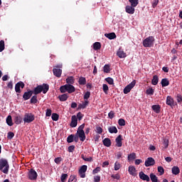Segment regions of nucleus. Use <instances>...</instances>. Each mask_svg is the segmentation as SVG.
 Segmentation results:
<instances>
[{
	"label": "nucleus",
	"instance_id": "obj_1",
	"mask_svg": "<svg viewBox=\"0 0 182 182\" xmlns=\"http://www.w3.org/2000/svg\"><path fill=\"white\" fill-rule=\"evenodd\" d=\"M49 90V85L43 83L42 85H38L36 87L34 88L33 93L34 95H39L41 92L44 95H46Z\"/></svg>",
	"mask_w": 182,
	"mask_h": 182
},
{
	"label": "nucleus",
	"instance_id": "obj_2",
	"mask_svg": "<svg viewBox=\"0 0 182 182\" xmlns=\"http://www.w3.org/2000/svg\"><path fill=\"white\" fill-rule=\"evenodd\" d=\"M0 171H2L4 174L9 173V163L7 159H0Z\"/></svg>",
	"mask_w": 182,
	"mask_h": 182
},
{
	"label": "nucleus",
	"instance_id": "obj_3",
	"mask_svg": "<svg viewBox=\"0 0 182 182\" xmlns=\"http://www.w3.org/2000/svg\"><path fill=\"white\" fill-rule=\"evenodd\" d=\"M60 92L61 93H66V92L70 94L74 93V92H76V88L70 84H65L60 87Z\"/></svg>",
	"mask_w": 182,
	"mask_h": 182
},
{
	"label": "nucleus",
	"instance_id": "obj_4",
	"mask_svg": "<svg viewBox=\"0 0 182 182\" xmlns=\"http://www.w3.org/2000/svg\"><path fill=\"white\" fill-rule=\"evenodd\" d=\"M154 41L155 39L153 36H149L143 41V46L144 48H151L154 45Z\"/></svg>",
	"mask_w": 182,
	"mask_h": 182
},
{
	"label": "nucleus",
	"instance_id": "obj_5",
	"mask_svg": "<svg viewBox=\"0 0 182 182\" xmlns=\"http://www.w3.org/2000/svg\"><path fill=\"white\" fill-rule=\"evenodd\" d=\"M35 120V114L32 113H26L23 117L24 123H32Z\"/></svg>",
	"mask_w": 182,
	"mask_h": 182
},
{
	"label": "nucleus",
	"instance_id": "obj_6",
	"mask_svg": "<svg viewBox=\"0 0 182 182\" xmlns=\"http://www.w3.org/2000/svg\"><path fill=\"white\" fill-rule=\"evenodd\" d=\"M136 86V80H134L131 83L127 85L124 89V95H127V93H130L132 89H133Z\"/></svg>",
	"mask_w": 182,
	"mask_h": 182
},
{
	"label": "nucleus",
	"instance_id": "obj_7",
	"mask_svg": "<svg viewBox=\"0 0 182 182\" xmlns=\"http://www.w3.org/2000/svg\"><path fill=\"white\" fill-rule=\"evenodd\" d=\"M87 171V166L82 165L79 170V176L81 178H85L86 177V171Z\"/></svg>",
	"mask_w": 182,
	"mask_h": 182
},
{
	"label": "nucleus",
	"instance_id": "obj_8",
	"mask_svg": "<svg viewBox=\"0 0 182 182\" xmlns=\"http://www.w3.org/2000/svg\"><path fill=\"white\" fill-rule=\"evenodd\" d=\"M28 178L29 180H36L38 178V173L33 168H31L28 171Z\"/></svg>",
	"mask_w": 182,
	"mask_h": 182
},
{
	"label": "nucleus",
	"instance_id": "obj_9",
	"mask_svg": "<svg viewBox=\"0 0 182 182\" xmlns=\"http://www.w3.org/2000/svg\"><path fill=\"white\" fill-rule=\"evenodd\" d=\"M21 89L25 87V83H23L22 81L17 82L15 85V91L16 93H21Z\"/></svg>",
	"mask_w": 182,
	"mask_h": 182
},
{
	"label": "nucleus",
	"instance_id": "obj_10",
	"mask_svg": "<svg viewBox=\"0 0 182 182\" xmlns=\"http://www.w3.org/2000/svg\"><path fill=\"white\" fill-rule=\"evenodd\" d=\"M115 146L117 147H122L123 146V136L119 134L116 139H115Z\"/></svg>",
	"mask_w": 182,
	"mask_h": 182
},
{
	"label": "nucleus",
	"instance_id": "obj_11",
	"mask_svg": "<svg viewBox=\"0 0 182 182\" xmlns=\"http://www.w3.org/2000/svg\"><path fill=\"white\" fill-rule=\"evenodd\" d=\"M135 8L136 7H134V6L127 5V6H125V12H127V14H129V15H133V14H134V12L136 11Z\"/></svg>",
	"mask_w": 182,
	"mask_h": 182
},
{
	"label": "nucleus",
	"instance_id": "obj_12",
	"mask_svg": "<svg viewBox=\"0 0 182 182\" xmlns=\"http://www.w3.org/2000/svg\"><path fill=\"white\" fill-rule=\"evenodd\" d=\"M154 164H156V161L154 160V159H153L151 157H149L145 161V166L146 167H150L151 166H154Z\"/></svg>",
	"mask_w": 182,
	"mask_h": 182
},
{
	"label": "nucleus",
	"instance_id": "obj_13",
	"mask_svg": "<svg viewBox=\"0 0 182 182\" xmlns=\"http://www.w3.org/2000/svg\"><path fill=\"white\" fill-rule=\"evenodd\" d=\"M32 95H33V90H28V92H25L24 94L23 95V100H29L31 97H32Z\"/></svg>",
	"mask_w": 182,
	"mask_h": 182
},
{
	"label": "nucleus",
	"instance_id": "obj_14",
	"mask_svg": "<svg viewBox=\"0 0 182 182\" xmlns=\"http://www.w3.org/2000/svg\"><path fill=\"white\" fill-rule=\"evenodd\" d=\"M139 178L144 181H150V177L143 171L139 172Z\"/></svg>",
	"mask_w": 182,
	"mask_h": 182
},
{
	"label": "nucleus",
	"instance_id": "obj_15",
	"mask_svg": "<svg viewBox=\"0 0 182 182\" xmlns=\"http://www.w3.org/2000/svg\"><path fill=\"white\" fill-rule=\"evenodd\" d=\"M70 127H76L77 126V117L76 115H73L71 117V123L70 124Z\"/></svg>",
	"mask_w": 182,
	"mask_h": 182
},
{
	"label": "nucleus",
	"instance_id": "obj_16",
	"mask_svg": "<svg viewBox=\"0 0 182 182\" xmlns=\"http://www.w3.org/2000/svg\"><path fill=\"white\" fill-rule=\"evenodd\" d=\"M53 73L54 76H56V77H60L62 76V69L53 68Z\"/></svg>",
	"mask_w": 182,
	"mask_h": 182
},
{
	"label": "nucleus",
	"instance_id": "obj_17",
	"mask_svg": "<svg viewBox=\"0 0 182 182\" xmlns=\"http://www.w3.org/2000/svg\"><path fill=\"white\" fill-rule=\"evenodd\" d=\"M151 109L155 113L159 114L161 112V107L159 105H154L151 106Z\"/></svg>",
	"mask_w": 182,
	"mask_h": 182
},
{
	"label": "nucleus",
	"instance_id": "obj_18",
	"mask_svg": "<svg viewBox=\"0 0 182 182\" xmlns=\"http://www.w3.org/2000/svg\"><path fill=\"white\" fill-rule=\"evenodd\" d=\"M166 105L168 106H174V100L171 96L166 97Z\"/></svg>",
	"mask_w": 182,
	"mask_h": 182
},
{
	"label": "nucleus",
	"instance_id": "obj_19",
	"mask_svg": "<svg viewBox=\"0 0 182 182\" xmlns=\"http://www.w3.org/2000/svg\"><path fill=\"white\" fill-rule=\"evenodd\" d=\"M102 142L104 146H105L106 147H110V146H112V141L109 138H105V139H103Z\"/></svg>",
	"mask_w": 182,
	"mask_h": 182
},
{
	"label": "nucleus",
	"instance_id": "obj_20",
	"mask_svg": "<svg viewBox=\"0 0 182 182\" xmlns=\"http://www.w3.org/2000/svg\"><path fill=\"white\" fill-rule=\"evenodd\" d=\"M68 98L69 95H68V94H63L58 96L60 102H66V100H68Z\"/></svg>",
	"mask_w": 182,
	"mask_h": 182
},
{
	"label": "nucleus",
	"instance_id": "obj_21",
	"mask_svg": "<svg viewBox=\"0 0 182 182\" xmlns=\"http://www.w3.org/2000/svg\"><path fill=\"white\" fill-rule=\"evenodd\" d=\"M76 134L78 135L80 141L86 140V135L85 134V132H77Z\"/></svg>",
	"mask_w": 182,
	"mask_h": 182
},
{
	"label": "nucleus",
	"instance_id": "obj_22",
	"mask_svg": "<svg viewBox=\"0 0 182 182\" xmlns=\"http://www.w3.org/2000/svg\"><path fill=\"white\" fill-rule=\"evenodd\" d=\"M161 86L162 87H166V86H168L170 85V81L167 78H163L161 80Z\"/></svg>",
	"mask_w": 182,
	"mask_h": 182
},
{
	"label": "nucleus",
	"instance_id": "obj_23",
	"mask_svg": "<svg viewBox=\"0 0 182 182\" xmlns=\"http://www.w3.org/2000/svg\"><path fill=\"white\" fill-rule=\"evenodd\" d=\"M172 174H174V176H177L178 174H180V168L178 166H173L172 168Z\"/></svg>",
	"mask_w": 182,
	"mask_h": 182
},
{
	"label": "nucleus",
	"instance_id": "obj_24",
	"mask_svg": "<svg viewBox=\"0 0 182 182\" xmlns=\"http://www.w3.org/2000/svg\"><path fill=\"white\" fill-rule=\"evenodd\" d=\"M128 171L131 176H136V168L134 166H129Z\"/></svg>",
	"mask_w": 182,
	"mask_h": 182
},
{
	"label": "nucleus",
	"instance_id": "obj_25",
	"mask_svg": "<svg viewBox=\"0 0 182 182\" xmlns=\"http://www.w3.org/2000/svg\"><path fill=\"white\" fill-rule=\"evenodd\" d=\"M14 122L16 124H21L22 123V117L17 115L14 117Z\"/></svg>",
	"mask_w": 182,
	"mask_h": 182
},
{
	"label": "nucleus",
	"instance_id": "obj_26",
	"mask_svg": "<svg viewBox=\"0 0 182 182\" xmlns=\"http://www.w3.org/2000/svg\"><path fill=\"white\" fill-rule=\"evenodd\" d=\"M149 177L152 182H160L159 178L154 173H150Z\"/></svg>",
	"mask_w": 182,
	"mask_h": 182
},
{
	"label": "nucleus",
	"instance_id": "obj_27",
	"mask_svg": "<svg viewBox=\"0 0 182 182\" xmlns=\"http://www.w3.org/2000/svg\"><path fill=\"white\" fill-rule=\"evenodd\" d=\"M117 55L118 57L119 58H126V53H124V51H123L122 49H119V50L117 53Z\"/></svg>",
	"mask_w": 182,
	"mask_h": 182
},
{
	"label": "nucleus",
	"instance_id": "obj_28",
	"mask_svg": "<svg viewBox=\"0 0 182 182\" xmlns=\"http://www.w3.org/2000/svg\"><path fill=\"white\" fill-rule=\"evenodd\" d=\"M102 48V44L100 42H95L93 44L94 50H99Z\"/></svg>",
	"mask_w": 182,
	"mask_h": 182
},
{
	"label": "nucleus",
	"instance_id": "obj_29",
	"mask_svg": "<svg viewBox=\"0 0 182 182\" xmlns=\"http://www.w3.org/2000/svg\"><path fill=\"white\" fill-rule=\"evenodd\" d=\"M6 122L8 126H14V122H12V117L11 115L7 117Z\"/></svg>",
	"mask_w": 182,
	"mask_h": 182
},
{
	"label": "nucleus",
	"instance_id": "obj_30",
	"mask_svg": "<svg viewBox=\"0 0 182 182\" xmlns=\"http://www.w3.org/2000/svg\"><path fill=\"white\" fill-rule=\"evenodd\" d=\"M66 83L67 85H73V83H75V78H73L72 76L68 77L66 79Z\"/></svg>",
	"mask_w": 182,
	"mask_h": 182
},
{
	"label": "nucleus",
	"instance_id": "obj_31",
	"mask_svg": "<svg viewBox=\"0 0 182 182\" xmlns=\"http://www.w3.org/2000/svg\"><path fill=\"white\" fill-rule=\"evenodd\" d=\"M157 83H159V76L157 75H154L153 76V79L151 80V84L154 86H156L157 85Z\"/></svg>",
	"mask_w": 182,
	"mask_h": 182
},
{
	"label": "nucleus",
	"instance_id": "obj_32",
	"mask_svg": "<svg viewBox=\"0 0 182 182\" xmlns=\"http://www.w3.org/2000/svg\"><path fill=\"white\" fill-rule=\"evenodd\" d=\"M87 105H89V101L86 100L84 102H82V104H80L78 105V108L79 109H86Z\"/></svg>",
	"mask_w": 182,
	"mask_h": 182
},
{
	"label": "nucleus",
	"instance_id": "obj_33",
	"mask_svg": "<svg viewBox=\"0 0 182 182\" xmlns=\"http://www.w3.org/2000/svg\"><path fill=\"white\" fill-rule=\"evenodd\" d=\"M30 103L31 105H36V103H38V96L36 95L33 96L30 100Z\"/></svg>",
	"mask_w": 182,
	"mask_h": 182
},
{
	"label": "nucleus",
	"instance_id": "obj_34",
	"mask_svg": "<svg viewBox=\"0 0 182 182\" xmlns=\"http://www.w3.org/2000/svg\"><path fill=\"white\" fill-rule=\"evenodd\" d=\"M79 85H86V78L85 77H80L78 80Z\"/></svg>",
	"mask_w": 182,
	"mask_h": 182
},
{
	"label": "nucleus",
	"instance_id": "obj_35",
	"mask_svg": "<svg viewBox=\"0 0 182 182\" xmlns=\"http://www.w3.org/2000/svg\"><path fill=\"white\" fill-rule=\"evenodd\" d=\"M105 36L112 41V39H114V33H105Z\"/></svg>",
	"mask_w": 182,
	"mask_h": 182
},
{
	"label": "nucleus",
	"instance_id": "obj_36",
	"mask_svg": "<svg viewBox=\"0 0 182 182\" xmlns=\"http://www.w3.org/2000/svg\"><path fill=\"white\" fill-rule=\"evenodd\" d=\"M129 4L132 6H134L136 8L137 5H139V0H129Z\"/></svg>",
	"mask_w": 182,
	"mask_h": 182
},
{
	"label": "nucleus",
	"instance_id": "obj_37",
	"mask_svg": "<svg viewBox=\"0 0 182 182\" xmlns=\"http://www.w3.org/2000/svg\"><path fill=\"white\" fill-rule=\"evenodd\" d=\"M104 73H110V65L106 64L103 68Z\"/></svg>",
	"mask_w": 182,
	"mask_h": 182
},
{
	"label": "nucleus",
	"instance_id": "obj_38",
	"mask_svg": "<svg viewBox=\"0 0 182 182\" xmlns=\"http://www.w3.org/2000/svg\"><path fill=\"white\" fill-rule=\"evenodd\" d=\"M51 119L52 120H53V122H58L59 120V114L56 113H53L51 116Z\"/></svg>",
	"mask_w": 182,
	"mask_h": 182
},
{
	"label": "nucleus",
	"instance_id": "obj_39",
	"mask_svg": "<svg viewBox=\"0 0 182 182\" xmlns=\"http://www.w3.org/2000/svg\"><path fill=\"white\" fill-rule=\"evenodd\" d=\"M5 50V41L4 40L0 41V52Z\"/></svg>",
	"mask_w": 182,
	"mask_h": 182
},
{
	"label": "nucleus",
	"instance_id": "obj_40",
	"mask_svg": "<svg viewBox=\"0 0 182 182\" xmlns=\"http://www.w3.org/2000/svg\"><path fill=\"white\" fill-rule=\"evenodd\" d=\"M74 137H75L74 134H70V136H68V138H67V142L68 143H73Z\"/></svg>",
	"mask_w": 182,
	"mask_h": 182
},
{
	"label": "nucleus",
	"instance_id": "obj_41",
	"mask_svg": "<svg viewBox=\"0 0 182 182\" xmlns=\"http://www.w3.org/2000/svg\"><path fill=\"white\" fill-rule=\"evenodd\" d=\"M105 80L107 83H109V85H114V80L110 77L105 78Z\"/></svg>",
	"mask_w": 182,
	"mask_h": 182
},
{
	"label": "nucleus",
	"instance_id": "obj_42",
	"mask_svg": "<svg viewBox=\"0 0 182 182\" xmlns=\"http://www.w3.org/2000/svg\"><path fill=\"white\" fill-rule=\"evenodd\" d=\"M15 136V134L12 132H9L7 134V139H9V140H12V139H14V137Z\"/></svg>",
	"mask_w": 182,
	"mask_h": 182
},
{
	"label": "nucleus",
	"instance_id": "obj_43",
	"mask_svg": "<svg viewBox=\"0 0 182 182\" xmlns=\"http://www.w3.org/2000/svg\"><path fill=\"white\" fill-rule=\"evenodd\" d=\"M68 179V174L67 173H63L60 177V181L61 182H65Z\"/></svg>",
	"mask_w": 182,
	"mask_h": 182
},
{
	"label": "nucleus",
	"instance_id": "obj_44",
	"mask_svg": "<svg viewBox=\"0 0 182 182\" xmlns=\"http://www.w3.org/2000/svg\"><path fill=\"white\" fill-rule=\"evenodd\" d=\"M146 95H150L151 96H153L154 95V90L151 87L146 90Z\"/></svg>",
	"mask_w": 182,
	"mask_h": 182
},
{
	"label": "nucleus",
	"instance_id": "obj_45",
	"mask_svg": "<svg viewBox=\"0 0 182 182\" xmlns=\"http://www.w3.org/2000/svg\"><path fill=\"white\" fill-rule=\"evenodd\" d=\"M163 145H164V149H167L168 147V139H164Z\"/></svg>",
	"mask_w": 182,
	"mask_h": 182
},
{
	"label": "nucleus",
	"instance_id": "obj_46",
	"mask_svg": "<svg viewBox=\"0 0 182 182\" xmlns=\"http://www.w3.org/2000/svg\"><path fill=\"white\" fill-rule=\"evenodd\" d=\"M118 124L119 126H126V121L124 119H119Z\"/></svg>",
	"mask_w": 182,
	"mask_h": 182
},
{
	"label": "nucleus",
	"instance_id": "obj_47",
	"mask_svg": "<svg viewBox=\"0 0 182 182\" xmlns=\"http://www.w3.org/2000/svg\"><path fill=\"white\" fill-rule=\"evenodd\" d=\"M158 171L160 173V176H163L164 174V168L163 166H158Z\"/></svg>",
	"mask_w": 182,
	"mask_h": 182
},
{
	"label": "nucleus",
	"instance_id": "obj_48",
	"mask_svg": "<svg viewBox=\"0 0 182 182\" xmlns=\"http://www.w3.org/2000/svg\"><path fill=\"white\" fill-rule=\"evenodd\" d=\"M83 129H85V124H81L78 129L77 132H85V131L83 130Z\"/></svg>",
	"mask_w": 182,
	"mask_h": 182
},
{
	"label": "nucleus",
	"instance_id": "obj_49",
	"mask_svg": "<svg viewBox=\"0 0 182 182\" xmlns=\"http://www.w3.org/2000/svg\"><path fill=\"white\" fill-rule=\"evenodd\" d=\"M102 90H103L104 93H107V90H109V86H107V85H106V84H103L102 85Z\"/></svg>",
	"mask_w": 182,
	"mask_h": 182
},
{
	"label": "nucleus",
	"instance_id": "obj_50",
	"mask_svg": "<svg viewBox=\"0 0 182 182\" xmlns=\"http://www.w3.org/2000/svg\"><path fill=\"white\" fill-rule=\"evenodd\" d=\"M46 117H50V116H52V109H47L46 112Z\"/></svg>",
	"mask_w": 182,
	"mask_h": 182
},
{
	"label": "nucleus",
	"instance_id": "obj_51",
	"mask_svg": "<svg viewBox=\"0 0 182 182\" xmlns=\"http://www.w3.org/2000/svg\"><path fill=\"white\" fill-rule=\"evenodd\" d=\"M135 159H136V154L135 153L130 154L128 156V159H129V160H134Z\"/></svg>",
	"mask_w": 182,
	"mask_h": 182
},
{
	"label": "nucleus",
	"instance_id": "obj_52",
	"mask_svg": "<svg viewBox=\"0 0 182 182\" xmlns=\"http://www.w3.org/2000/svg\"><path fill=\"white\" fill-rule=\"evenodd\" d=\"M77 179H76V176H70L69 179H68V182H76Z\"/></svg>",
	"mask_w": 182,
	"mask_h": 182
},
{
	"label": "nucleus",
	"instance_id": "obj_53",
	"mask_svg": "<svg viewBox=\"0 0 182 182\" xmlns=\"http://www.w3.org/2000/svg\"><path fill=\"white\" fill-rule=\"evenodd\" d=\"M159 0H153L151 5H152V8H156V6H157V5H159Z\"/></svg>",
	"mask_w": 182,
	"mask_h": 182
},
{
	"label": "nucleus",
	"instance_id": "obj_54",
	"mask_svg": "<svg viewBox=\"0 0 182 182\" xmlns=\"http://www.w3.org/2000/svg\"><path fill=\"white\" fill-rule=\"evenodd\" d=\"M120 167H122V165L119 162H115L114 164V170L117 171L120 169Z\"/></svg>",
	"mask_w": 182,
	"mask_h": 182
},
{
	"label": "nucleus",
	"instance_id": "obj_55",
	"mask_svg": "<svg viewBox=\"0 0 182 182\" xmlns=\"http://www.w3.org/2000/svg\"><path fill=\"white\" fill-rule=\"evenodd\" d=\"M96 132L98 134H102V133H103V129L100 127H96Z\"/></svg>",
	"mask_w": 182,
	"mask_h": 182
},
{
	"label": "nucleus",
	"instance_id": "obj_56",
	"mask_svg": "<svg viewBox=\"0 0 182 182\" xmlns=\"http://www.w3.org/2000/svg\"><path fill=\"white\" fill-rule=\"evenodd\" d=\"M176 100H177L178 103H181V102H182V95H180V94H178L176 95Z\"/></svg>",
	"mask_w": 182,
	"mask_h": 182
},
{
	"label": "nucleus",
	"instance_id": "obj_57",
	"mask_svg": "<svg viewBox=\"0 0 182 182\" xmlns=\"http://www.w3.org/2000/svg\"><path fill=\"white\" fill-rule=\"evenodd\" d=\"M55 163L56 164H60V161H62V157H57L54 159Z\"/></svg>",
	"mask_w": 182,
	"mask_h": 182
},
{
	"label": "nucleus",
	"instance_id": "obj_58",
	"mask_svg": "<svg viewBox=\"0 0 182 182\" xmlns=\"http://www.w3.org/2000/svg\"><path fill=\"white\" fill-rule=\"evenodd\" d=\"M69 153H73L75 151V145H71L68 147Z\"/></svg>",
	"mask_w": 182,
	"mask_h": 182
},
{
	"label": "nucleus",
	"instance_id": "obj_59",
	"mask_svg": "<svg viewBox=\"0 0 182 182\" xmlns=\"http://www.w3.org/2000/svg\"><path fill=\"white\" fill-rule=\"evenodd\" d=\"M7 87L9 89H11V90H12L14 89V83L12 82V81H10L8 84H7Z\"/></svg>",
	"mask_w": 182,
	"mask_h": 182
},
{
	"label": "nucleus",
	"instance_id": "obj_60",
	"mask_svg": "<svg viewBox=\"0 0 182 182\" xmlns=\"http://www.w3.org/2000/svg\"><path fill=\"white\" fill-rule=\"evenodd\" d=\"M77 118L78 119V120H82V119H83V114L82 112H78L77 114Z\"/></svg>",
	"mask_w": 182,
	"mask_h": 182
},
{
	"label": "nucleus",
	"instance_id": "obj_61",
	"mask_svg": "<svg viewBox=\"0 0 182 182\" xmlns=\"http://www.w3.org/2000/svg\"><path fill=\"white\" fill-rule=\"evenodd\" d=\"M89 97H90V92L87 91V92H85V94L84 95V99H85L86 100H87V99H89Z\"/></svg>",
	"mask_w": 182,
	"mask_h": 182
},
{
	"label": "nucleus",
	"instance_id": "obj_62",
	"mask_svg": "<svg viewBox=\"0 0 182 182\" xmlns=\"http://www.w3.org/2000/svg\"><path fill=\"white\" fill-rule=\"evenodd\" d=\"M100 171V167H97L95 169L92 171V174H97Z\"/></svg>",
	"mask_w": 182,
	"mask_h": 182
},
{
	"label": "nucleus",
	"instance_id": "obj_63",
	"mask_svg": "<svg viewBox=\"0 0 182 182\" xmlns=\"http://www.w3.org/2000/svg\"><path fill=\"white\" fill-rule=\"evenodd\" d=\"M94 181L95 182H100V176H94Z\"/></svg>",
	"mask_w": 182,
	"mask_h": 182
},
{
	"label": "nucleus",
	"instance_id": "obj_64",
	"mask_svg": "<svg viewBox=\"0 0 182 182\" xmlns=\"http://www.w3.org/2000/svg\"><path fill=\"white\" fill-rule=\"evenodd\" d=\"M108 130L109 133H114V127H110Z\"/></svg>",
	"mask_w": 182,
	"mask_h": 182
}]
</instances>
